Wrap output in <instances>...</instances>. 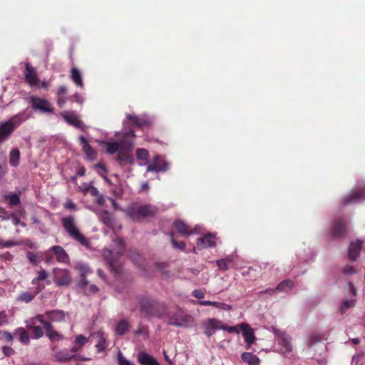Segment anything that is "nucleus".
Instances as JSON below:
<instances>
[{"mask_svg":"<svg viewBox=\"0 0 365 365\" xmlns=\"http://www.w3.org/2000/svg\"><path fill=\"white\" fill-rule=\"evenodd\" d=\"M192 295L198 299H201L205 297V293L200 289L193 290L192 292Z\"/></svg>","mask_w":365,"mask_h":365,"instance_id":"obj_53","label":"nucleus"},{"mask_svg":"<svg viewBox=\"0 0 365 365\" xmlns=\"http://www.w3.org/2000/svg\"><path fill=\"white\" fill-rule=\"evenodd\" d=\"M92 184H93L92 182H90L89 183H83V184H82L79 187V189H80L81 192L82 193H83L84 195H86L87 193H88L89 190H90V187H91L93 186Z\"/></svg>","mask_w":365,"mask_h":365,"instance_id":"obj_47","label":"nucleus"},{"mask_svg":"<svg viewBox=\"0 0 365 365\" xmlns=\"http://www.w3.org/2000/svg\"><path fill=\"white\" fill-rule=\"evenodd\" d=\"M46 279V271L44 270H42L38 276L36 278H34L33 280H32V284H37L39 281H43Z\"/></svg>","mask_w":365,"mask_h":365,"instance_id":"obj_50","label":"nucleus"},{"mask_svg":"<svg viewBox=\"0 0 365 365\" xmlns=\"http://www.w3.org/2000/svg\"><path fill=\"white\" fill-rule=\"evenodd\" d=\"M20 158V152L17 148L13 149L9 153V163L13 167L19 165Z\"/></svg>","mask_w":365,"mask_h":365,"instance_id":"obj_35","label":"nucleus"},{"mask_svg":"<svg viewBox=\"0 0 365 365\" xmlns=\"http://www.w3.org/2000/svg\"><path fill=\"white\" fill-rule=\"evenodd\" d=\"M132 150L133 145L131 143L128 141H123L122 143V148L119 150L116 158V160L120 165L133 163L134 159L131 154Z\"/></svg>","mask_w":365,"mask_h":365,"instance_id":"obj_7","label":"nucleus"},{"mask_svg":"<svg viewBox=\"0 0 365 365\" xmlns=\"http://www.w3.org/2000/svg\"><path fill=\"white\" fill-rule=\"evenodd\" d=\"M114 242L119 247V248L116 251L117 257H115L113 256V252L112 251V252H110V256L107 257L106 258H107L108 264H109V267H110L111 270L115 272H118L120 269V264L118 263L117 259L123 252V250H124V242H123V239L120 238V237H117L114 240Z\"/></svg>","mask_w":365,"mask_h":365,"instance_id":"obj_8","label":"nucleus"},{"mask_svg":"<svg viewBox=\"0 0 365 365\" xmlns=\"http://www.w3.org/2000/svg\"><path fill=\"white\" fill-rule=\"evenodd\" d=\"M66 101L65 96H57V103L60 107H62Z\"/></svg>","mask_w":365,"mask_h":365,"instance_id":"obj_59","label":"nucleus"},{"mask_svg":"<svg viewBox=\"0 0 365 365\" xmlns=\"http://www.w3.org/2000/svg\"><path fill=\"white\" fill-rule=\"evenodd\" d=\"M220 329L222 330L227 331L230 333H239L240 332V327L239 325L237 327L232 326V327H228L226 324H223L222 323L220 324Z\"/></svg>","mask_w":365,"mask_h":365,"instance_id":"obj_42","label":"nucleus"},{"mask_svg":"<svg viewBox=\"0 0 365 365\" xmlns=\"http://www.w3.org/2000/svg\"><path fill=\"white\" fill-rule=\"evenodd\" d=\"M124 140L120 141V142H106L103 141L101 142L102 145H106V152L110 154L113 155L117 151L119 152L120 148H122V143Z\"/></svg>","mask_w":365,"mask_h":365,"instance_id":"obj_29","label":"nucleus"},{"mask_svg":"<svg viewBox=\"0 0 365 365\" xmlns=\"http://www.w3.org/2000/svg\"><path fill=\"white\" fill-rule=\"evenodd\" d=\"M222 322L215 319L211 318L203 322L204 334L210 337L215 334V330L221 329L220 324Z\"/></svg>","mask_w":365,"mask_h":365,"instance_id":"obj_16","label":"nucleus"},{"mask_svg":"<svg viewBox=\"0 0 365 365\" xmlns=\"http://www.w3.org/2000/svg\"><path fill=\"white\" fill-rule=\"evenodd\" d=\"M90 195L93 197H96V199L95 200V202L100 205V206H102L103 205V204L105 203V200H104V197L102 195H101L98 190V189L93 186H92L91 187H90V190H89V192Z\"/></svg>","mask_w":365,"mask_h":365,"instance_id":"obj_34","label":"nucleus"},{"mask_svg":"<svg viewBox=\"0 0 365 365\" xmlns=\"http://www.w3.org/2000/svg\"><path fill=\"white\" fill-rule=\"evenodd\" d=\"M47 318L49 319H53L54 317H56V319L61 320L63 319L64 316L62 312H47L46 313Z\"/></svg>","mask_w":365,"mask_h":365,"instance_id":"obj_43","label":"nucleus"},{"mask_svg":"<svg viewBox=\"0 0 365 365\" xmlns=\"http://www.w3.org/2000/svg\"><path fill=\"white\" fill-rule=\"evenodd\" d=\"M27 257L31 262H32V263L36 262L37 256L36 254L29 252L27 253Z\"/></svg>","mask_w":365,"mask_h":365,"instance_id":"obj_58","label":"nucleus"},{"mask_svg":"<svg viewBox=\"0 0 365 365\" xmlns=\"http://www.w3.org/2000/svg\"><path fill=\"white\" fill-rule=\"evenodd\" d=\"M67 93V88L65 86H61L57 89V96H65Z\"/></svg>","mask_w":365,"mask_h":365,"instance_id":"obj_55","label":"nucleus"},{"mask_svg":"<svg viewBox=\"0 0 365 365\" xmlns=\"http://www.w3.org/2000/svg\"><path fill=\"white\" fill-rule=\"evenodd\" d=\"M47 337L52 343L63 340V336L54 330L51 324L47 322Z\"/></svg>","mask_w":365,"mask_h":365,"instance_id":"obj_28","label":"nucleus"},{"mask_svg":"<svg viewBox=\"0 0 365 365\" xmlns=\"http://www.w3.org/2000/svg\"><path fill=\"white\" fill-rule=\"evenodd\" d=\"M88 341V339L82 334L76 336L75 343L82 348Z\"/></svg>","mask_w":365,"mask_h":365,"instance_id":"obj_39","label":"nucleus"},{"mask_svg":"<svg viewBox=\"0 0 365 365\" xmlns=\"http://www.w3.org/2000/svg\"><path fill=\"white\" fill-rule=\"evenodd\" d=\"M19 339L22 343L27 344L29 341V334L25 331H22L20 334Z\"/></svg>","mask_w":365,"mask_h":365,"instance_id":"obj_52","label":"nucleus"},{"mask_svg":"<svg viewBox=\"0 0 365 365\" xmlns=\"http://www.w3.org/2000/svg\"><path fill=\"white\" fill-rule=\"evenodd\" d=\"M43 287H41L39 284L38 286L37 289L36 290H34V292H29V291L22 292L18 297V299H17L18 301L25 302V303L31 302L34 299L35 296H36L39 293V292L41 291V289Z\"/></svg>","mask_w":365,"mask_h":365,"instance_id":"obj_25","label":"nucleus"},{"mask_svg":"<svg viewBox=\"0 0 365 365\" xmlns=\"http://www.w3.org/2000/svg\"><path fill=\"white\" fill-rule=\"evenodd\" d=\"M136 156L138 159L146 160L148 157V151L144 148H139L136 150Z\"/></svg>","mask_w":365,"mask_h":365,"instance_id":"obj_41","label":"nucleus"},{"mask_svg":"<svg viewBox=\"0 0 365 365\" xmlns=\"http://www.w3.org/2000/svg\"><path fill=\"white\" fill-rule=\"evenodd\" d=\"M239 327L246 342V348L250 349L256 340L254 329L247 323H242Z\"/></svg>","mask_w":365,"mask_h":365,"instance_id":"obj_15","label":"nucleus"},{"mask_svg":"<svg viewBox=\"0 0 365 365\" xmlns=\"http://www.w3.org/2000/svg\"><path fill=\"white\" fill-rule=\"evenodd\" d=\"M107 346L106 339L103 337V334H101L99 336V340L98 343L96 344V348L98 353L105 351Z\"/></svg>","mask_w":365,"mask_h":365,"instance_id":"obj_37","label":"nucleus"},{"mask_svg":"<svg viewBox=\"0 0 365 365\" xmlns=\"http://www.w3.org/2000/svg\"><path fill=\"white\" fill-rule=\"evenodd\" d=\"M354 304V301L353 300H350V301H348V300H346L344 301L341 307H340V312L341 314H344L349 307H351Z\"/></svg>","mask_w":365,"mask_h":365,"instance_id":"obj_46","label":"nucleus"},{"mask_svg":"<svg viewBox=\"0 0 365 365\" xmlns=\"http://www.w3.org/2000/svg\"><path fill=\"white\" fill-rule=\"evenodd\" d=\"M137 359L140 365H160L153 356L144 351L138 353Z\"/></svg>","mask_w":365,"mask_h":365,"instance_id":"obj_23","label":"nucleus"},{"mask_svg":"<svg viewBox=\"0 0 365 365\" xmlns=\"http://www.w3.org/2000/svg\"><path fill=\"white\" fill-rule=\"evenodd\" d=\"M9 203L11 205H15L19 203L20 199L19 197L16 194L11 195L9 197Z\"/></svg>","mask_w":365,"mask_h":365,"instance_id":"obj_51","label":"nucleus"},{"mask_svg":"<svg viewBox=\"0 0 365 365\" xmlns=\"http://www.w3.org/2000/svg\"><path fill=\"white\" fill-rule=\"evenodd\" d=\"M85 292H87V290L85 289ZM98 292V287L96 285L92 284V285L89 286L88 290V293L94 294V293H96Z\"/></svg>","mask_w":365,"mask_h":365,"instance_id":"obj_62","label":"nucleus"},{"mask_svg":"<svg viewBox=\"0 0 365 365\" xmlns=\"http://www.w3.org/2000/svg\"><path fill=\"white\" fill-rule=\"evenodd\" d=\"M278 344L282 346V353L286 357H290L292 352V345L291 344V337L284 333H280L277 335Z\"/></svg>","mask_w":365,"mask_h":365,"instance_id":"obj_14","label":"nucleus"},{"mask_svg":"<svg viewBox=\"0 0 365 365\" xmlns=\"http://www.w3.org/2000/svg\"><path fill=\"white\" fill-rule=\"evenodd\" d=\"M294 286V283L292 280L287 279L279 283L275 289H267L264 292L273 294L276 291L287 292L290 291Z\"/></svg>","mask_w":365,"mask_h":365,"instance_id":"obj_24","label":"nucleus"},{"mask_svg":"<svg viewBox=\"0 0 365 365\" xmlns=\"http://www.w3.org/2000/svg\"><path fill=\"white\" fill-rule=\"evenodd\" d=\"M362 200H365V187L351 191L350 193L344 198L341 202V207L358 203Z\"/></svg>","mask_w":365,"mask_h":365,"instance_id":"obj_10","label":"nucleus"},{"mask_svg":"<svg viewBox=\"0 0 365 365\" xmlns=\"http://www.w3.org/2000/svg\"><path fill=\"white\" fill-rule=\"evenodd\" d=\"M6 163L4 160H0V179L4 176L6 173Z\"/></svg>","mask_w":365,"mask_h":365,"instance_id":"obj_48","label":"nucleus"},{"mask_svg":"<svg viewBox=\"0 0 365 365\" xmlns=\"http://www.w3.org/2000/svg\"><path fill=\"white\" fill-rule=\"evenodd\" d=\"M168 169L169 163L165 161L164 158L159 155L154 157L147 167V171L155 173L167 171Z\"/></svg>","mask_w":365,"mask_h":365,"instance_id":"obj_11","label":"nucleus"},{"mask_svg":"<svg viewBox=\"0 0 365 365\" xmlns=\"http://www.w3.org/2000/svg\"><path fill=\"white\" fill-rule=\"evenodd\" d=\"M79 140H80L81 145L83 147V150L85 153V154L86 155V156L89 159L94 158V157L96 155V152L93 149L91 145L88 143L87 139L84 136L81 135L79 137Z\"/></svg>","mask_w":365,"mask_h":365,"instance_id":"obj_27","label":"nucleus"},{"mask_svg":"<svg viewBox=\"0 0 365 365\" xmlns=\"http://www.w3.org/2000/svg\"><path fill=\"white\" fill-rule=\"evenodd\" d=\"M88 284V282L86 280V277H85V274H82L81 275V282H80V286L82 289H86L87 285Z\"/></svg>","mask_w":365,"mask_h":365,"instance_id":"obj_57","label":"nucleus"},{"mask_svg":"<svg viewBox=\"0 0 365 365\" xmlns=\"http://www.w3.org/2000/svg\"><path fill=\"white\" fill-rule=\"evenodd\" d=\"M102 222L108 227L113 228L115 220L108 211L104 210L101 215Z\"/></svg>","mask_w":365,"mask_h":365,"instance_id":"obj_33","label":"nucleus"},{"mask_svg":"<svg viewBox=\"0 0 365 365\" xmlns=\"http://www.w3.org/2000/svg\"><path fill=\"white\" fill-rule=\"evenodd\" d=\"M70 99L80 104L83 103V98L78 93L74 94L70 98Z\"/></svg>","mask_w":365,"mask_h":365,"instance_id":"obj_56","label":"nucleus"},{"mask_svg":"<svg viewBox=\"0 0 365 365\" xmlns=\"http://www.w3.org/2000/svg\"><path fill=\"white\" fill-rule=\"evenodd\" d=\"M130 329V323L125 319H121L117 324L115 331L119 335H124Z\"/></svg>","mask_w":365,"mask_h":365,"instance_id":"obj_32","label":"nucleus"},{"mask_svg":"<svg viewBox=\"0 0 365 365\" xmlns=\"http://www.w3.org/2000/svg\"><path fill=\"white\" fill-rule=\"evenodd\" d=\"M29 103L34 111L41 113H46V100L32 96L29 98Z\"/></svg>","mask_w":365,"mask_h":365,"instance_id":"obj_19","label":"nucleus"},{"mask_svg":"<svg viewBox=\"0 0 365 365\" xmlns=\"http://www.w3.org/2000/svg\"><path fill=\"white\" fill-rule=\"evenodd\" d=\"M62 116L68 124L77 128H83V123L74 112H65L62 114Z\"/></svg>","mask_w":365,"mask_h":365,"instance_id":"obj_20","label":"nucleus"},{"mask_svg":"<svg viewBox=\"0 0 365 365\" xmlns=\"http://www.w3.org/2000/svg\"><path fill=\"white\" fill-rule=\"evenodd\" d=\"M118 365H134L130 361L124 358L120 353L118 356Z\"/></svg>","mask_w":365,"mask_h":365,"instance_id":"obj_49","label":"nucleus"},{"mask_svg":"<svg viewBox=\"0 0 365 365\" xmlns=\"http://www.w3.org/2000/svg\"><path fill=\"white\" fill-rule=\"evenodd\" d=\"M362 241L356 240L349 245L348 257L351 261H355L359 255L361 250Z\"/></svg>","mask_w":365,"mask_h":365,"instance_id":"obj_22","label":"nucleus"},{"mask_svg":"<svg viewBox=\"0 0 365 365\" xmlns=\"http://www.w3.org/2000/svg\"><path fill=\"white\" fill-rule=\"evenodd\" d=\"M53 357H54L55 360L58 362L68 361L74 358H76L77 359H79L81 361L88 360V359H87V358H81L80 356H77V355L71 354L69 350H68V349H64V350L56 352L54 354Z\"/></svg>","mask_w":365,"mask_h":365,"instance_id":"obj_17","label":"nucleus"},{"mask_svg":"<svg viewBox=\"0 0 365 365\" xmlns=\"http://www.w3.org/2000/svg\"><path fill=\"white\" fill-rule=\"evenodd\" d=\"M64 207L68 210H73L76 208V205L71 201H68L64 204Z\"/></svg>","mask_w":365,"mask_h":365,"instance_id":"obj_63","label":"nucleus"},{"mask_svg":"<svg viewBox=\"0 0 365 365\" xmlns=\"http://www.w3.org/2000/svg\"><path fill=\"white\" fill-rule=\"evenodd\" d=\"M29 245L31 247H32V246H33L31 244H29L28 240L22 242H15L11 240V241H5V243L4 244V247H9L11 246H15V245Z\"/></svg>","mask_w":365,"mask_h":365,"instance_id":"obj_44","label":"nucleus"},{"mask_svg":"<svg viewBox=\"0 0 365 365\" xmlns=\"http://www.w3.org/2000/svg\"><path fill=\"white\" fill-rule=\"evenodd\" d=\"M178 232L183 237H187L194 233V230H190L189 227L182 220H177L173 223Z\"/></svg>","mask_w":365,"mask_h":365,"instance_id":"obj_26","label":"nucleus"},{"mask_svg":"<svg viewBox=\"0 0 365 365\" xmlns=\"http://www.w3.org/2000/svg\"><path fill=\"white\" fill-rule=\"evenodd\" d=\"M140 309L146 317L162 318L167 314L165 304L150 299H142Z\"/></svg>","mask_w":365,"mask_h":365,"instance_id":"obj_3","label":"nucleus"},{"mask_svg":"<svg viewBox=\"0 0 365 365\" xmlns=\"http://www.w3.org/2000/svg\"><path fill=\"white\" fill-rule=\"evenodd\" d=\"M25 81L31 87H38L40 81L38 78L36 71L29 63H25V70L24 71Z\"/></svg>","mask_w":365,"mask_h":365,"instance_id":"obj_13","label":"nucleus"},{"mask_svg":"<svg viewBox=\"0 0 365 365\" xmlns=\"http://www.w3.org/2000/svg\"><path fill=\"white\" fill-rule=\"evenodd\" d=\"M197 304L201 306H212L215 308H218L220 302H212V301H199Z\"/></svg>","mask_w":365,"mask_h":365,"instance_id":"obj_45","label":"nucleus"},{"mask_svg":"<svg viewBox=\"0 0 365 365\" xmlns=\"http://www.w3.org/2000/svg\"><path fill=\"white\" fill-rule=\"evenodd\" d=\"M10 218L11 219L12 223L14 225H21L22 226H25L24 223L21 222V221L14 215H12Z\"/></svg>","mask_w":365,"mask_h":365,"instance_id":"obj_60","label":"nucleus"},{"mask_svg":"<svg viewBox=\"0 0 365 365\" xmlns=\"http://www.w3.org/2000/svg\"><path fill=\"white\" fill-rule=\"evenodd\" d=\"M53 273L54 282L58 286L68 285L71 281V277L67 269L55 268Z\"/></svg>","mask_w":365,"mask_h":365,"instance_id":"obj_12","label":"nucleus"},{"mask_svg":"<svg viewBox=\"0 0 365 365\" xmlns=\"http://www.w3.org/2000/svg\"><path fill=\"white\" fill-rule=\"evenodd\" d=\"M218 308L223 310L230 311L232 307L230 304L220 302Z\"/></svg>","mask_w":365,"mask_h":365,"instance_id":"obj_61","label":"nucleus"},{"mask_svg":"<svg viewBox=\"0 0 365 365\" xmlns=\"http://www.w3.org/2000/svg\"><path fill=\"white\" fill-rule=\"evenodd\" d=\"M168 235L170 236V242L173 245V246L175 247V248H177V249H179L180 250H184L185 248V243L184 242H178L175 238H174V233L173 232H170L168 233Z\"/></svg>","mask_w":365,"mask_h":365,"instance_id":"obj_36","label":"nucleus"},{"mask_svg":"<svg viewBox=\"0 0 365 365\" xmlns=\"http://www.w3.org/2000/svg\"><path fill=\"white\" fill-rule=\"evenodd\" d=\"M27 328L34 338L38 339L43 335L46 322L43 315H38L27 322Z\"/></svg>","mask_w":365,"mask_h":365,"instance_id":"obj_6","label":"nucleus"},{"mask_svg":"<svg viewBox=\"0 0 365 365\" xmlns=\"http://www.w3.org/2000/svg\"><path fill=\"white\" fill-rule=\"evenodd\" d=\"M29 117V115L24 112L14 115L7 121L1 123L0 124V144L6 141L14 128L21 123L28 119Z\"/></svg>","mask_w":365,"mask_h":365,"instance_id":"obj_4","label":"nucleus"},{"mask_svg":"<svg viewBox=\"0 0 365 365\" xmlns=\"http://www.w3.org/2000/svg\"><path fill=\"white\" fill-rule=\"evenodd\" d=\"M50 251L56 257V260L61 263H68L69 262V257L61 246H53L50 248Z\"/></svg>","mask_w":365,"mask_h":365,"instance_id":"obj_21","label":"nucleus"},{"mask_svg":"<svg viewBox=\"0 0 365 365\" xmlns=\"http://www.w3.org/2000/svg\"><path fill=\"white\" fill-rule=\"evenodd\" d=\"M2 351L5 356H10L14 353L12 348L6 346L2 347Z\"/></svg>","mask_w":365,"mask_h":365,"instance_id":"obj_54","label":"nucleus"},{"mask_svg":"<svg viewBox=\"0 0 365 365\" xmlns=\"http://www.w3.org/2000/svg\"><path fill=\"white\" fill-rule=\"evenodd\" d=\"M192 322V317L180 309L168 316V324L177 327H188Z\"/></svg>","mask_w":365,"mask_h":365,"instance_id":"obj_5","label":"nucleus"},{"mask_svg":"<svg viewBox=\"0 0 365 365\" xmlns=\"http://www.w3.org/2000/svg\"><path fill=\"white\" fill-rule=\"evenodd\" d=\"M230 262V259L226 258V259H221L217 261V264L220 269L221 270H227L228 269V262Z\"/></svg>","mask_w":365,"mask_h":365,"instance_id":"obj_40","label":"nucleus"},{"mask_svg":"<svg viewBox=\"0 0 365 365\" xmlns=\"http://www.w3.org/2000/svg\"><path fill=\"white\" fill-rule=\"evenodd\" d=\"M216 237L214 235L210 233L204 237H199L197 240V247L198 249H205L215 247L216 245Z\"/></svg>","mask_w":365,"mask_h":365,"instance_id":"obj_18","label":"nucleus"},{"mask_svg":"<svg viewBox=\"0 0 365 365\" xmlns=\"http://www.w3.org/2000/svg\"><path fill=\"white\" fill-rule=\"evenodd\" d=\"M7 322V318L4 312H0V326Z\"/></svg>","mask_w":365,"mask_h":365,"instance_id":"obj_64","label":"nucleus"},{"mask_svg":"<svg viewBox=\"0 0 365 365\" xmlns=\"http://www.w3.org/2000/svg\"><path fill=\"white\" fill-rule=\"evenodd\" d=\"M128 119L130 122H131V123L133 125H135L138 127H142L144 125H145V121L143 119H140L139 118H138L137 116L135 115H128Z\"/></svg>","mask_w":365,"mask_h":365,"instance_id":"obj_38","label":"nucleus"},{"mask_svg":"<svg viewBox=\"0 0 365 365\" xmlns=\"http://www.w3.org/2000/svg\"><path fill=\"white\" fill-rule=\"evenodd\" d=\"M331 232L334 238H341L344 237L348 232L346 220L342 217H336L334 220Z\"/></svg>","mask_w":365,"mask_h":365,"instance_id":"obj_9","label":"nucleus"},{"mask_svg":"<svg viewBox=\"0 0 365 365\" xmlns=\"http://www.w3.org/2000/svg\"><path fill=\"white\" fill-rule=\"evenodd\" d=\"M61 225L68 236L81 245L88 247L90 244L88 240L80 232L78 228L75 217L69 215L61 218Z\"/></svg>","mask_w":365,"mask_h":365,"instance_id":"obj_1","label":"nucleus"},{"mask_svg":"<svg viewBox=\"0 0 365 365\" xmlns=\"http://www.w3.org/2000/svg\"><path fill=\"white\" fill-rule=\"evenodd\" d=\"M71 79L76 86L80 88L83 86L82 75L79 70L74 66L71 69Z\"/></svg>","mask_w":365,"mask_h":365,"instance_id":"obj_30","label":"nucleus"},{"mask_svg":"<svg viewBox=\"0 0 365 365\" xmlns=\"http://www.w3.org/2000/svg\"><path fill=\"white\" fill-rule=\"evenodd\" d=\"M241 359L243 362L247 363L249 365H259L260 362L259 359L251 352L242 353Z\"/></svg>","mask_w":365,"mask_h":365,"instance_id":"obj_31","label":"nucleus"},{"mask_svg":"<svg viewBox=\"0 0 365 365\" xmlns=\"http://www.w3.org/2000/svg\"><path fill=\"white\" fill-rule=\"evenodd\" d=\"M156 211V208L150 205L133 204L127 207L125 212L132 220L139 222L154 216Z\"/></svg>","mask_w":365,"mask_h":365,"instance_id":"obj_2","label":"nucleus"}]
</instances>
